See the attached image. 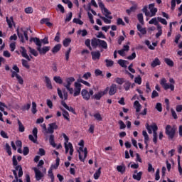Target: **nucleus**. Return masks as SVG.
Segmentation results:
<instances>
[{"label":"nucleus","instance_id":"1","mask_svg":"<svg viewBox=\"0 0 182 182\" xmlns=\"http://www.w3.org/2000/svg\"><path fill=\"white\" fill-rule=\"evenodd\" d=\"M91 46L94 49H96L97 46L98 48H102V49H107V43L97 38H94L91 40Z\"/></svg>","mask_w":182,"mask_h":182},{"label":"nucleus","instance_id":"2","mask_svg":"<svg viewBox=\"0 0 182 182\" xmlns=\"http://www.w3.org/2000/svg\"><path fill=\"white\" fill-rule=\"evenodd\" d=\"M169 82L171 83L170 85L167 83V80H166V78H162L160 84L165 90H168V89H170L173 92V90H174V84L176 83V81H174V79L170 78Z\"/></svg>","mask_w":182,"mask_h":182},{"label":"nucleus","instance_id":"3","mask_svg":"<svg viewBox=\"0 0 182 182\" xmlns=\"http://www.w3.org/2000/svg\"><path fill=\"white\" fill-rule=\"evenodd\" d=\"M176 127H171V125H167L165 129V133L168 136V139L173 140L176 136Z\"/></svg>","mask_w":182,"mask_h":182},{"label":"nucleus","instance_id":"4","mask_svg":"<svg viewBox=\"0 0 182 182\" xmlns=\"http://www.w3.org/2000/svg\"><path fill=\"white\" fill-rule=\"evenodd\" d=\"M98 5L102 11V13L103 14V15H105V16L106 18H107L108 19H113V16H110L112 15V12H110L105 6V4H103V2H102V1H100L98 2Z\"/></svg>","mask_w":182,"mask_h":182},{"label":"nucleus","instance_id":"5","mask_svg":"<svg viewBox=\"0 0 182 182\" xmlns=\"http://www.w3.org/2000/svg\"><path fill=\"white\" fill-rule=\"evenodd\" d=\"M94 92L93 90H90L89 91H87V90L86 89H83L81 91V95L82 96V98L84 99V100H90V97L93 96L94 95Z\"/></svg>","mask_w":182,"mask_h":182},{"label":"nucleus","instance_id":"6","mask_svg":"<svg viewBox=\"0 0 182 182\" xmlns=\"http://www.w3.org/2000/svg\"><path fill=\"white\" fill-rule=\"evenodd\" d=\"M107 92H109V87H107L103 92L101 91L97 94H95L92 97V99H95V100H100L102 96H105V95H107Z\"/></svg>","mask_w":182,"mask_h":182},{"label":"nucleus","instance_id":"7","mask_svg":"<svg viewBox=\"0 0 182 182\" xmlns=\"http://www.w3.org/2000/svg\"><path fill=\"white\" fill-rule=\"evenodd\" d=\"M33 135L30 134L28 136V139L29 140H31V141H33V143H36V141H38V128L36 127L33 128Z\"/></svg>","mask_w":182,"mask_h":182},{"label":"nucleus","instance_id":"8","mask_svg":"<svg viewBox=\"0 0 182 182\" xmlns=\"http://www.w3.org/2000/svg\"><path fill=\"white\" fill-rule=\"evenodd\" d=\"M75 89H74V94L73 96L74 97H76V96H79L80 95V92L82 90V84L78 83V82H75L74 84Z\"/></svg>","mask_w":182,"mask_h":182},{"label":"nucleus","instance_id":"9","mask_svg":"<svg viewBox=\"0 0 182 182\" xmlns=\"http://www.w3.org/2000/svg\"><path fill=\"white\" fill-rule=\"evenodd\" d=\"M37 50L39 52L40 55H46L47 52H49L50 50V47L49 46H42L37 47Z\"/></svg>","mask_w":182,"mask_h":182},{"label":"nucleus","instance_id":"10","mask_svg":"<svg viewBox=\"0 0 182 182\" xmlns=\"http://www.w3.org/2000/svg\"><path fill=\"white\" fill-rule=\"evenodd\" d=\"M75 77H70L68 78H66L65 82L66 83H63V85L64 86V87H66V89H69V87H70V85H72V83H73V82H75Z\"/></svg>","mask_w":182,"mask_h":182},{"label":"nucleus","instance_id":"11","mask_svg":"<svg viewBox=\"0 0 182 182\" xmlns=\"http://www.w3.org/2000/svg\"><path fill=\"white\" fill-rule=\"evenodd\" d=\"M21 55L23 56V58H25L26 59H27V60H28V62H31V59H32V56L28 55V53H26V49L25 48V47H21Z\"/></svg>","mask_w":182,"mask_h":182},{"label":"nucleus","instance_id":"12","mask_svg":"<svg viewBox=\"0 0 182 182\" xmlns=\"http://www.w3.org/2000/svg\"><path fill=\"white\" fill-rule=\"evenodd\" d=\"M33 171H35L36 173V179L37 181H39L42 177H43V173L39 171L37 168H33Z\"/></svg>","mask_w":182,"mask_h":182},{"label":"nucleus","instance_id":"13","mask_svg":"<svg viewBox=\"0 0 182 182\" xmlns=\"http://www.w3.org/2000/svg\"><path fill=\"white\" fill-rule=\"evenodd\" d=\"M117 92V85H116V84H112L110 86V89L109 91V96H113V95H116Z\"/></svg>","mask_w":182,"mask_h":182},{"label":"nucleus","instance_id":"14","mask_svg":"<svg viewBox=\"0 0 182 182\" xmlns=\"http://www.w3.org/2000/svg\"><path fill=\"white\" fill-rule=\"evenodd\" d=\"M30 42H34L37 48H40V46H42V41H41V39H39L38 37L31 38Z\"/></svg>","mask_w":182,"mask_h":182},{"label":"nucleus","instance_id":"15","mask_svg":"<svg viewBox=\"0 0 182 182\" xmlns=\"http://www.w3.org/2000/svg\"><path fill=\"white\" fill-rule=\"evenodd\" d=\"M61 105L62 106H63V107H65V109L68 110V112H71V113H73V114H76V112H75V109H73V107H68V104H66L65 101H62Z\"/></svg>","mask_w":182,"mask_h":182},{"label":"nucleus","instance_id":"16","mask_svg":"<svg viewBox=\"0 0 182 182\" xmlns=\"http://www.w3.org/2000/svg\"><path fill=\"white\" fill-rule=\"evenodd\" d=\"M91 55L93 60L100 59V51H92L91 52Z\"/></svg>","mask_w":182,"mask_h":182},{"label":"nucleus","instance_id":"17","mask_svg":"<svg viewBox=\"0 0 182 182\" xmlns=\"http://www.w3.org/2000/svg\"><path fill=\"white\" fill-rule=\"evenodd\" d=\"M61 48H62V44H57L53 48V49L51 50V52L55 55L58 53L59 50H60Z\"/></svg>","mask_w":182,"mask_h":182},{"label":"nucleus","instance_id":"18","mask_svg":"<svg viewBox=\"0 0 182 182\" xmlns=\"http://www.w3.org/2000/svg\"><path fill=\"white\" fill-rule=\"evenodd\" d=\"M49 127L48 128V133H50L52 134V133H53V128L52 127V126H54L55 127V130L58 129V126L56 125L55 122L49 124Z\"/></svg>","mask_w":182,"mask_h":182},{"label":"nucleus","instance_id":"19","mask_svg":"<svg viewBox=\"0 0 182 182\" xmlns=\"http://www.w3.org/2000/svg\"><path fill=\"white\" fill-rule=\"evenodd\" d=\"M143 176V172H138L136 174H133L132 178L134 180H136L137 181H140L141 180V176Z\"/></svg>","mask_w":182,"mask_h":182},{"label":"nucleus","instance_id":"20","mask_svg":"<svg viewBox=\"0 0 182 182\" xmlns=\"http://www.w3.org/2000/svg\"><path fill=\"white\" fill-rule=\"evenodd\" d=\"M45 82L48 89H53V87L52 86V82H50V79L48 77H45Z\"/></svg>","mask_w":182,"mask_h":182},{"label":"nucleus","instance_id":"21","mask_svg":"<svg viewBox=\"0 0 182 182\" xmlns=\"http://www.w3.org/2000/svg\"><path fill=\"white\" fill-rule=\"evenodd\" d=\"M136 28H137V30L142 35H146L147 33V31H146V28H143L140 24H137Z\"/></svg>","mask_w":182,"mask_h":182},{"label":"nucleus","instance_id":"22","mask_svg":"<svg viewBox=\"0 0 182 182\" xmlns=\"http://www.w3.org/2000/svg\"><path fill=\"white\" fill-rule=\"evenodd\" d=\"M84 159L83 157H82V155L80 154V152H79V159L80 160V161H85V159H86V157H87V148H84Z\"/></svg>","mask_w":182,"mask_h":182},{"label":"nucleus","instance_id":"23","mask_svg":"<svg viewBox=\"0 0 182 182\" xmlns=\"http://www.w3.org/2000/svg\"><path fill=\"white\" fill-rule=\"evenodd\" d=\"M161 64V62H160V60L156 58L151 63V68H156V66H160Z\"/></svg>","mask_w":182,"mask_h":182},{"label":"nucleus","instance_id":"24","mask_svg":"<svg viewBox=\"0 0 182 182\" xmlns=\"http://www.w3.org/2000/svg\"><path fill=\"white\" fill-rule=\"evenodd\" d=\"M117 171H119V173H121V174H124V173L126 171V166L124 165L117 166Z\"/></svg>","mask_w":182,"mask_h":182},{"label":"nucleus","instance_id":"25","mask_svg":"<svg viewBox=\"0 0 182 182\" xmlns=\"http://www.w3.org/2000/svg\"><path fill=\"white\" fill-rule=\"evenodd\" d=\"M53 80L55 82V83H58V85H62L63 83V80H62V77L60 76H54Z\"/></svg>","mask_w":182,"mask_h":182},{"label":"nucleus","instance_id":"26","mask_svg":"<svg viewBox=\"0 0 182 182\" xmlns=\"http://www.w3.org/2000/svg\"><path fill=\"white\" fill-rule=\"evenodd\" d=\"M61 110L63 112V116L64 119H65L66 120H68V122H69L70 120V119L69 118V112H68V111H66L63 108H61Z\"/></svg>","mask_w":182,"mask_h":182},{"label":"nucleus","instance_id":"27","mask_svg":"<svg viewBox=\"0 0 182 182\" xmlns=\"http://www.w3.org/2000/svg\"><path fill=\"white\" fill-rule=\"evenodd\" d=\"M102 168H99L98 170L96 171V172L94 173V178L95 180H98L100 177V174H102Z\"/></svg>","mask_w":182,"mask_h":182},{"label":"nucleus","instance_id":"28","mask_svg":"<svg viewBox=\"0 0 182 182\" xmlns=\"http://www.w3.org/2000/svg\"><path fill=\"white\" fill-rule=\"evenodd\" d=\"M17 122H18V131L21 133H23V132H25V127L22 124V122H21V120L18 119Z\"/></svg>","mask_w":182,"mask_h":182},{"label":"nucleus","instance_id":"29","mask_svg":"<svg viewBox=\"0 0 182 182\" xmlns=\"http://www.w3.org/2000/svg\"><path fill=\"white\" fill-rule=\"evenodd\" d=\"M134 105L135 106L136 113H139V112H140V109H141V105H140V102L136 100L134 102Z\"/></svg>","mask_w":182,"mask_h":182},{"label":"nucleus","instance_id":"30","mask_svg":"<svg viewBox=\"0 0 182 182\" xmlns=\"http://www.w3.org/2000/svg\"><path fill=\"white\" fill-rule=\"evenodd\" d=\"M49 142L53 147H56V144L55 143V136L53 134L50 136Z\"/></svg>","mask_w":182,"mask_h":182},{"label":"nucleus","instance_id":"31","mask_svg":"<svg viewBox=\"0 0 182 182\" xmlns=\"http://www.w3.org/2000/svg\"><path fill=\"white\" fill-rule=\"evenodd\" d=\"M124 83V89H125V90L127 92V90H130L132 82H130V81L127 80Z\"/></svg>","mask_w":182,"mask_h":182},{"label":"nucleus","instance_id":"32","mask_svg":"<svg viewBox=\"0 0 182 182\" xmlns=\"http://www.w3.org/2000/svg\"><path fill=\"white\" fill-rule=\"evenodd\" d=\"M164 62L166 63V65H168V66H171V68L174 66V62H173V60H171L170 58H165Z\"/></svg>","mask_w":182,"mask_h":182},{"label":"nucleus","instance_id":"33","mask_svg":"<svg viewBox=\"0 0 182 182\" xmlns=\"http://www.w3.org/2000/svg\"><path fill=\"white\" fill-rule=\"evenodd\" d=\"M6 22L9 25V28H12V23H14V17L11 16L10 19L8 17H6Z\"/></svg>","mask_w":182,"mask_h":182},{"label":"nucleus","instance_id":"34","mask_svg":"<svg viewBox=\"0 0 182 182\" xmlns=\"http://www.w3.org/2000/svg\"><path fill=\"white\" fill-rule=\"evenodd\" d=\"M72 42V40L70 38H65L63 41V46L65 48H68L69 45H70V43Z\"/></svg>","mask_w":182,"mask_h":182},{"label":"nucleus","instance_id":"35","mask_svg":"<svg viewBox=\"0 0 182 182\" xmlns=\"http://www.w3.org/2000/svg\"><path fill=\"white\" fill-rule=\"evenodd\" d=\"M28 50L30 52V53H31V55H33V56H38V55H39L38 53V51H36V50L32 48L31 47H28Z\"/></svg>","mask_w":182,"mask_h":182},{"label":"nucleus","instance_id":"36","mask_svg":"<svg viewBox=\"0 0 182 182\" xmlns=\"http://www.w3.org/2000/svg\"><path fill=\"white\" fill-rule=\"evenodd\" d=\"M105 63H106V66H107V68H110V67H112L113 65H114V62H113V60H112L106 59V60H105Z\"/></svg>","mask_w":182,"mask_h":182},{"label":"nucleus","instance_id":"37","mask_svg":"<svg viewBox=\"0 0 182 182\" xmlns=\"http://www.w3.org/2000/svg\"><path fill=\"white\" fill-rule=\"evenodd\" d=\"M138 21L141 23V25H144V19L143 18V14H139L137 15Z\"/></svg>","mask_w":182,"mask_h":182},{"label":"nucleus","instance_id":"38","mask_svg":"<svg viewBox=\"0 0 182 182\" xmlns=\"http://www.w3.org/2000/svg\"><path fill=\"white\" fill-rule=\"evenodd\" d=\"M60 162V159H59V157H57L55 164L52 165L50 168L51 169L55 168L56 170V168H58V167H59Z\"/></svg>","mask_w":182,"mask_h":182},{"label":"nucleus","instance_id":"39","mask_svg":"<svg viewBox=\"0 0 182 182\" xmlns=\"http://www.w3.org/2000/svg\"><path fill=\"white\" fill-rule=\"evenodd\" d=\"M22 62V65L24 68H26V69H30L31 65H29V64L28 63V61L25 59L21 60Z\"/></svg>","mask_w":182,"mask_h":182},{"label":"nucleus","instance_id":"40","mask_svg":"<svg viewBox=\"0 0 182 182\" xmlns=\"http://www.w3.org/2000/svg\"><path fill=\"white\" fill-rule=\"evenodd\" d=\"M31 112L33 114H35L36 113V112H38V110L36 109V102H32Z\"/></svg>","mask_w":182,"mask_h":182},{"label":"nucleus","instance_id":"41","mask_svg":"<svg viewBox=\"0 0 182 182\" xmlns=\"http://www.w3.org/2000/svg\"><path fill=\"white\" fill-rule=\"evenodd\" d=\"M94 117L98 122H102V120H103V118H102V115L100 113L95 114Z\"/></svg>","mask_w":182,"mask_h":182},{"label":"nucleus","instance_id":"42","mask_svg":"<svg viewBox=\"0 0 182 182\" xmlns=\"http://www.w3.org/2000/svg\"><path fill=\"white\" fill-rule=\"evenodd\" d=\"M115 82L118 85H122V83H124L125 82V80H124V78L117 77V78H115Z\"/></svg>","mask_w":182,"mask_h":182},{"label":"nucleus","instance_id":"43","mask_svg":"<svg viewBox=\"0 0 182 182\" xmlns=\"http://www.w3.org/2000/svg\"><path fill=\"white\" fill-rule=\"evenodd\" d=\"M6 152L8 153L9 156L12 155V151H11V146H9V144H6Z\"/></svg>","mask_w":182,"mask_h":182},{"label":"nucleus","instance_id":"44","mask_svg":"<svg viewBox=\"0 0 182 182\" xmlns=\"http://www.w3.org/2000/svg\"><path fill=\"white\" fill-rule=\"evenodd\" d=\"M78 35H80L82 33V36L85 37L87 35V31L86 29L84 30H79L77 31Z\"/></svg>","mask_w":182,"mask_h":182},{"label":"nucleus","instance_id":"45","mask_svg":"<svg viewBox=\"0 0 182 182\" xmlns=\"http://www.w3.org/2000/svg\"><path fill=\"white\" fill-rule=\"evenodd\" d=\"M150 12H151V14H150V16H150V17L156 16V14H157V8L151 9L150 10Z\"/></svg>","mask_w":182,"mask_h":182},{"label":"nucleus","instance_id":"46","mask_svg":"<svg viewBox=\"0 0 182 182\" xmlns=\"http://www.w3.org/2000/svg\"><path fill=\"white\" fill-rule=\"evenodd\" d=\"M119 124V129L120 130H123V129H126V124H124V122H123V121L119 120L118 122Z\"/></svg>","mask_w":182,"mask_h":182},{"label":"nucleus","instance_id":"47","mask_svg":"<svg viewBox=\"0 0 182 182\" xmlns=\"http://www.w3.org/2000/svg\"><path fill=\"white\" fill-rule=\"evenodd\" d=\"M149 25H158L159 22L157 21V18H154L149 21Z\"/></svg>","mask_w":182,"mask_h":182},{"label":"nucleus","instance_id":"48","mask_svg":"<svg viewBox=\"0 0 182 182\" xmlns=\"http://www.w3.org/2000/svg\"><path fill=\"white\" fill-rule=\"evenodd\" d=\"M145 44L146 45V46H148L149 49H150L151 50H154V47L150 45V41L149 40L145 41Z\"/></svg>","mask_w":182,"mask_h":182},{"label":"nucleus","instance_id":"49","mask_svg":"<svg viewBox=\"0 0 182 182\" xmlns=\"http://www.w3.org/2000/svg\"><path fill=\"white\" fill-rule=\"evenodd\" d=\"M142 12H144V14H145L146 16H150V12L147 10V6H145L142 9Z\"/></svg>","mask_w":182,"mask_h":182},{"label":"nucleus","instance_id":"50","mask_svg":"<svg viewBox=\"0 0 182 182\" xmlns=\"http://www.w3.org/2000/svg\"><path fill=\"white\" fill-rule=\"evenodd\" d=\"M17 35H18L19 39H21V42H22L23 43V42H25V40L23 38V34H22V33H19V31L17 30Z\"/></svg>","mask_w":182,"mask_h":182},{"label":"nucleus","instance_id":"51","mask_svg":"<svg viewBox=\"0 0 182 182\" xmlns=\"http://www.w3.org/2000/svg\"><path fill=\"white\" fill-rule=\"evenodd\" d=\"M134 82L138 85H141V77L138 75L136 77L134 78Z\"/></svg>","mask_w":182,"mask_h":182},{"label":"nucleus","instance_id":"52","mask_svg":"<svg viewBox=\"0 0 182 182\" xmlns=\"http://www.w3.org/2000/svg\"><path fill=\"white\" fill-rule=\"evenodd\" d=\"M156 109L158 110V112H163V107H161V103H156Z\"/></svg>","mask_w":182,"mask_h":182},{"label":"nucleus","instance_id":"53","mask_svg":"<svg viewBox=\"0 0 182 182\" xmlns=\"http://www.w3.org/2000/svg\"><path fill=\"white\" fill-rule=\"evenodd\" d=\"M157 19L159 22H161V23H163V25H167V21L165 18L158 17Z\"/></svg>","mask_w":182,"mask_h":182},{"label":"nucleus","instance_id":"54","mask_svg":"<svg viewBox=\"0 0 182 182\" xmlns=\"http://www.w3.org/2000/svg\"><path fill=\"white\" fill-rule=\"evenodd\" d=\"M23 156H28L29 154V148L28 146H25L23 149Z\"/></svg>","mask_w":182,"mask_h":182},{"label":"nucleus","instance_id":"55","mask_svg":"<svg viewBox=\"0 0 182 182\" xmlns=\"http://www.w3.org/2000/svg\"><path fill=\"white\" fill-rule=\"evenodd\" d=\"M73 22L74 23H77L78 25H83V21H82V20H80L79 18H74L73 20Z\"/></svg>","mask_w":182,"mask_h":182},{"label":"nucleus","instance_id":"56","mask_svg":"<svg viewBox=\"0 0 182 182\" xmlns=\"http://www.w3.org/2000/svg\"><path fill=\"white\" fill-rule=\"evenodd\" d=\"M85 45L89 48L90 50H92V46H90V39L85 40Z\"/></svg>","mask_w":182,"mask_h":182},{"label":"nucleus","instance_id":"57","mask_svg":"<svg viewBox=\"0 0 182 182\" xmlns=\"http://www.w3.org/2000/svg\"><path fill=\"white\" fill-rule=\"evenodd\" d=\"M68 147L70 149V154L71 156H73L74 150H73V145H72V143H70V142L68 143Z\"/></svg>","mask_w":182,"mask_h":182},{"label":"nucleus","instance_id":"58","mask_svg":"<svg viewBox=\"0 0 182 182\" xmlns=\"http://www.w3.org/2000/svg\"><path fill=\"white\" fill-rule=\"evenodd\" d=\"M26 14H33V9L32 7H27L25 9Z\"/></svg>","mask_w":182,"mask_h":182},{"label":"nucleus","instance_id":"59","mask_svg":"<svg viewBox=\"0 0 182 182\" xmlns=\"http://www.w3.org/2000/svg\"><path fill=\"white\" fill-rule=\"evenodd\" d=\"M118 63L122 66V68H127V66L124 63V60H122V59L119 60Z\"/></svg>","mask_w":182,"mask_h":182},{"label":"nucleus","instance_id":"60","mask_svg":"<svg viewBox=\"0 0 182 182\" xmlns=\"http://www.w3.org/2000/svg\"><path fill=\"white\" fill-rule=\"evenodd\" d=\"M100 19H102V21H104L105 23H112V21L106 18V17L100 16Z\"/></svg>","mask_w":182,"mask_h":182},{"label":"nucleus","instance_id":"61","mask_svg":"<svg viewBox=\"0 0 182 182\" xmlns=\"http://www.w3.org/2000/svg\"><path fill=\"white\" fill-rule=\"evenodd\" d=\"M70 50H72V48H69L66 53H65V60H69V55H70Z\"/></svg>","mask_w":182,"mask_h":182},{"label":"nucleus","instance_id":"62","mask_svg":"<svg viewBox=\"0 0 182 182\" xmlns=\"http://www.w3.org/2000/svg\"><path fill=\"white\" fill-rule=\"evenodd\" d=\"M117 25H122V26H124V25H126L124 22H123V19L119 18L117 21Z\"/></svg>","mask_w":182,"mask_h":182},{"label":"nucleus","instance_id":"63","mask_svg":"<svg viewBox=\"0 0 182 182\" xmlns=\"http://www.w3.org/2000/svg\"><path fill=\"white\" fill-rule=\"evenodd\" d=\"M29 109H31V103L26 104L22 108L23 110H29Z\"/></svg>","mask_w":182,"mask_h":182},{"label":"nucleus","instance_id":"64","mask_svg":"<svg viewBox=\"0 0 182 182\" xmlns=\"http://www.w3.org/2000/svg\"><path fill=\"white\" fill-rule=\"evenodd\" d=\"M153 136H154V138H153V141L154 143L156 144V143H157V132H153Z\"/></svg>","mask_w":182,"mask_h":182}]
</instances>
